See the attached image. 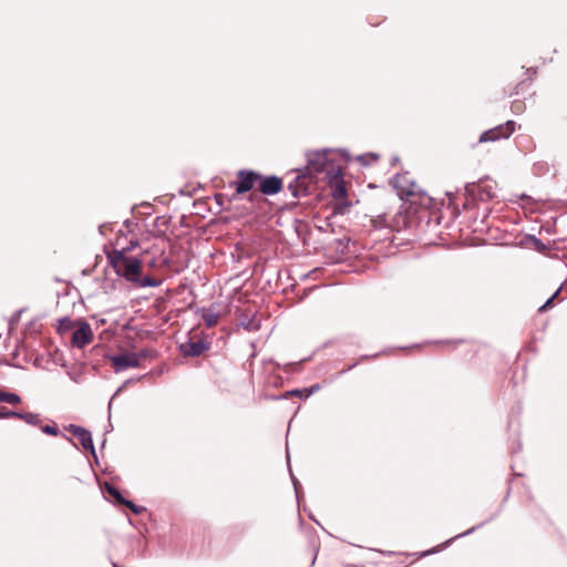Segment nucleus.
<instances>
[{"instance_id": "f257e3e1", "label": "nucleus", "mask_w": 567, "mask_h": 567, "mask_svg": "<svg viewBox=\"0 0 567 567\" xmlns=\"http://www.w3.org/2000/svg\"><path fill=\"white\" fill-rule=\"evenodd\" d=\"M326 173L328 177L336 178L341 174V168L336 164L333 155L329 152H315L309 155L307 164V174H298L293 183L288 188L295 197L306 194L312 177L317 174Z\"/></svg>"}, {"instance_id": "f03ea898", "label": "nucleus", "mask_w": 567, "mask_h": 567, "mask_svg": "<svg viewBox=\"0 0 567 567\" xmlns=\"http://www.w3.org/2000/svg\"><path fill=\"white\" fill-rule=\"evenodd\" d=\"M110 265L115 272L128 281L137 282L142 274V261L127 257L123 250H114L107 255Z\"/></svg>"}, {"instance_id": "7ed1b4c3", "label": "nucleus", "mask_w": 567, "mask_h": 567, "mask_svg": "<svg viewBox=\"0 0 567 567\" xmlns=\"http://www.w3.org/2000/svg\"><path fill=\"white\" fill-rule=\"evenodd\" d=\"M412 206L410 204H402L399 210L394 215L389 213L379 214L373 217L371 221L374 227H389L392 230H401L409 228L414 223V213L411 212Z\"/></svg>"}, {"instance_id": "20e7f679", "label": "nucleus", "mask_w": 567, "mask_h": 567, "mask_svg": "<svg viewBox=\"0 0 567 567\" xmlns=\"http://www.w3.org/2000/svg\"><path fill=\"white\" fill-rule=\"evenodd\" d=\"M152 351L141 350L138 352L125 351L120 354L110 355L109 361L113 370L117 373L130 368H138L141 362L151 355Z\"/></svg>"}, {"instance_id": "39448f33", "label": "nucleus", "mask_w": 567, "mask_h": 567, "mask_svg": "<svg viewBox=\"0 0 567 567\" xmlns=\"http://www.w3.org/2000/svg\"><path fill=\"white\" fill-rule=\"evenodd\" d=\"M515 126H516V124L514 121H507L504 124H501L494 128L485 131L480 136L478 142L480 143L496 142L502 138H508L515 132Z\"/></svg>"}, {"instance_id": "423d86ee", "label": "nucleus", "mask_w": 567, "mask_h": 567, "mask_svg": "<svg viewBox=\"0 0 567 567\" xmlns=\"http://www.w3.org/2000/svg\"><path fill=\"white\" fill-rule=\"evenodd\" d=\"M237 178L238 181L233 184L236 194H244L251 190L259 183L261 175L254 171L241 169L237 173Z\"/></svg>"}, {"instance_id": "0eeeda50", "label": "nucleus", "mask_w": 567, "mask_h": 567, "mask_svg": "<svg viewBox=\"0 0 567 567\" xmlns=\"http://www.w3.org/2000/svg\"><path fill=\"white\" fill-rule=\"evenodd\" d=\"M208 349H209V343L202 339H199L197 341L189 340L185 343H182L179 347L181 352L185 357H199Z\"/></svg>"}, {"instance_id": "6e6552de", "label": "nucleus", "mask_w": 567, "mask_h": 567, "mask_svg": "<svg viewBox=\"0 0 567 567\" xmlns=\"http://www.w3.org/2000/svg\"><path fill=\"white\" fill-rule=\"evenodd\" d=\"M93 334L89 323L80 322L78 329L72 334V343L75 347L83 348L92 341Z\"/></svg>"}, {"instance_id": "1a4fd4ad", "label": "nucleus", "mask_w": 567, "mask_h": 567, "mask_svg": "<svg viewBox=\"0 0 567 567\" xmlns=\"http://www.w3.org/2000/svg\"><path fill=\"white\" fill-rule=\"evenodd\" d=\"M259 192L265 195H275L282 189V181L277 176H268L259 179Z\"/></svg>"}, {"instance_id": "9d476101", "label": "nucleus", "mask_w": 567, "mask_h": 567, "mask_svg": "<svg viewBox=\"0 0 567 567\" xmlns=\"http://www.w3.org/2000/svg\"><path fill=\"white\" fill-rule=\"evenodd\" d=\"M71 433L74 435V437L79 441V443L82 445V447L86 451H91L94 453V445L92 441L91 433L80 426H71Z\"/></svg>"}, {"instance_id": "9b49d317", "label": "nucleus", "mask_w": 567, "mask_h": 567, "mask_svg": "<svg viewBox=\"0 0 567 567\" xmlns=\"http://www.w3.org/2000/svg\"><path fill=\"white\" fill-rule=\"evenodd\" d=\"M477 193L481 200H491L496 196V184L493 181H480Z\"/></svg>"}, {"instance_id": "f8f14e48", "label": "nucleus", "mask_w": 567, "mask_h": 567, "mask_svg": "<svg viewBox=\"0 0 567 567\" xmlns=\"http://www.w3.org/2000/svg\"><path fill=\"white\" fill-rule=\"evenodd\" d=\"M537 71L536 69L529 68L523 71V80L515 86L514 92H524L529 89L530 83L533 82Z\"/></svg>"}, {"instance_id": "ddd939ff", "label": "nucleus", "mask_w": 567, "mask_h": 567, "mask_svg": "<svg viewBox=\"0 0 567 567\" xmlns=\"http://www.w3.org/2000/svg\"><path fill=\"white\" fill-rule=\"evenodd\" d=\"M331 179L334 181V186L332 189L333 197L337 199L344 198L347 195V189L343 184V181L341 179V174L338 177Z\"/></svg>"}, {"instance_id": "4468645a", "label": "nucleus", "mask_w": 567, "mask_h": 567, "mask_svg": "<svg viewBox=\"0 0 567 567\" xmlns=\"http://www.w3.org/2000/svg\"><path fill=\"white\" fill-rule=\"evenodd\" d=\"M21 401L22 400L18 394L11 393V392H4V391L0 390V402L16 405V404L21 403Z\"/></svg>"}, {"instance_id": "2eb2a0df", "label": "nucleus", "mask_w": 567, "mask_h": 567, "mask_svg": "<svg viewBox=\"0 0 567 567\" xmlns=\"http://www.w3.org/2000/svg\"><path fill=\"white\" fill-rule=\"evenodd\" d=\"M14 417L21 419L28 424H38L40 422L39 415L30 412H17V415Z\"/></svg>"}, {"instance_id": "dca6fc26", "label": "nucleus", "mask_w": 567, "mask_h": 567, "mask_svg": "<svg viewBox=\"0 0 567 567\" xmlns=\"http://www.w3.org/2000/svg\"><path fill=\"white\" fill-rule=\"evenodd\" d=\"M105 491L112 496L117 503L122 504L125 502V498L121 495L120 491L113 485L106 484Z\"/></svg>"}, {"instance_id": "f3484780", "label": "nucleus", "mask_w": 567, "mask_h": 567, "mask_svg": "<svg viewBox=\"0 0 567 567\" xmlns=\"http://www.w3.org/2000/svg\"><path fill=\"white\" fill-rule=\"evenodd\" d=\"M204 320L207 323L208 327H214L218 323V316L215 313H205Z\"/></svg>"}, {"instance_id": "a211bd4d", "label": "nucleus", "mask_w": 567, "mask_h": 567, "mask_svg": "<svg viewBox=\"0 0 567 567\" xmlns=\"http://www.w3.org/2000/svg\"><path fill=\"white\" fill-rule=\"evenodd\" d=\"M512 111L515 114L523 113L525 111V103L523 101H519V100L513 101V103H512Z\"/></svg>"}, {"instance_id": "6ab92c4d", "label": "nucleus", "mask_w": 567, "mask_h": 567, "mask_svg": "<svg viewBox=\"0 0 567 567\" xmlns=\"http://www.w3.org/2000/svg\"><path fill=\"white\" fill-rule=\"evenodd\" d=\"M122 504L128 507L135 514H141L145 509L144 507L137 506L133 502L127 499H125V502H123Z\"/></svg>"}, {"instance_id": "aec40b11", "label": "nucleus", "mask_w": 567, "mask_h": 567, "mask_svg": "<svg viewBox=\"0 0 567 567\" xmlns=\"http://www.w3.org/2000/svg\"><path fill=\"white\" fill-rule=\"evenodd\" d=\"M73 328V322L69 318H63L60 320L59 330L66 331Z\"/></svg>"}, {"instance_id": "412c9836", "label": "nucleus", "mask_w": 567, "mask_h": 567, "mask_svg": "<svg viewBox=\"0 0 567 567\" xmlns=\"http://www.w3.org/2000/svg\"><path fill=\"white\" fill-rule=\"evenodd\" d=\"M17 415L16 411H10L4 406L0 408V419H10Z\"/></svg>"}, {"instance_id": "4be33fe9", "label": "nucleus", "mask_w": 567, "mask_h": 567, "mask_svg": "<svg viewBox=\"0 0 567 567\" xmlns=\"http://www.w3.org/2000/svg\"><path fill=\"white\" fill-rule=\"evenodd\" d=\"M558 295V292H555L539 309L538 311L539 312H544L546 311L549 307H551L553 305V301L554 299L556 298V296Z\"/></svg>"}, {"instance_id": "5701e85b", "label": "nucleus", "mask_w": 567, "mask_h": 567, "mask_svg": "<svg viewBox=\"0 0 567 567\" xmlns=\"http://www.w3.org/2000/svg\"><path fill=\"white\" fill-rule=\"evenodd\" d=\"M42 431L50 435H58V433H59V429L56 426H51V425H44L42 427Z\"/></svg>"}]
</instances>
